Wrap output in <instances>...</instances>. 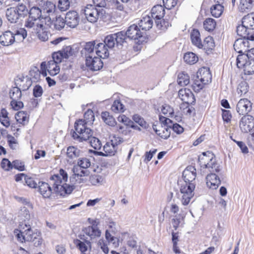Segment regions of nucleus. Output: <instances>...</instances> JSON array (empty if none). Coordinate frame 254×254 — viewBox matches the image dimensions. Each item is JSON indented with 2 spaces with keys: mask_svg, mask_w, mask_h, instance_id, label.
<instances>
[{
  "mask_svg": "<svg viewBox=\"0 0 254 254\" xmlns=\"http://www.w3.org/2000/svg\"><path fill=\"white\" fill-rule=\"evenodd\" d=\"M85 173L86 172L84 170H81L80 173H75L74 170V174L70 178L71 185H68L66 183L68 179L67 174L64 170L61 169L58 174L54 175L50 178L54 191L57 195L61 196L71 193L75 188L74 185L82 183V179L81 177L85 176Z\"/></svg>",
  "mask_w": 254,
  "mask_h": 254,
  "instance_id": "obj_1",
  "label": "nucleus"
},
{
  "mask_svg": "<svg viewBox=\"0 0 254 254\" xmlns=\"http://www.w3.org/2000/svg\"><path fill=\"white\" fill-rule=\"evenodd\" d=\"M196 177L195 168L193 166H189L183 171V181H179L178 182V184L180 186V193L179 194V195L181 197V201L184 205H188L193 196L195 184L193 182Z\"/></svg>",
  "mask_w": 254,
  "mask_h": 254,
  "instance_id": "obj_2",
  "label": "nucleus"
},
{
  "mask_svg": "<svg viewBox=\"0 0 254 254\" xmlns=\"http://www.w3.org/2000/svg\"><path fill=\"white\" fill-rule=\"evenodd\" d=\"M94 119L93 112L88 109L84 115V119L75 123V131L72 134L73 138L79 141H86L93 134L92 130L87 126L92 125Z\"/></svg>",
  "mask_w": 254,
  "mask_h": 254,
  "instance_id": "obj_3",
  "label": "nucleus"
},
{
  "mask_svg": "<svg viewBox=\"0 0 254 254\" xmlns=\"http://www.w3.org/2000/svg\"><path fill=\"white\" fill-rule=\"evenodd\" d=\"M14 233L18 241L21 242L33 241L37 239L40 234L38 230L31 228L29 223H21L18 229H15Z\"/></svg>",
  "mask_w": 254,
  "mask_h": 254,
  "instance_id": "obj_4",
  "label": "nucleus"
},
{
  "mask_svg": "<svg viewBox=\"0 0 254 254\" xmlns=\"http://www.w3.org/2000/svg\"><path fill=\"white\" fill-rule=\"evenodd\" d=\"M94 42H89L86 44L84 50L86 52V65L91 70L97 71L100 69L103 65L101 58L95 55Z\"/></svg>",
  "mask_w": 254,
  "mask_h": 254,
  "instance_id": "obj_5",
  "label": "nucleus"
},
{
  "mask_svg": "<svg viewBox=\"0 0 254 254\" xmlns=\"http://www.w3.org/2000/svg\"><path fill=\"white\" fill-rule=\"evenodd\" d=\"M198 161L201 168L206 169L209 172L219 173L221 170L215 155L210 151L203 152L199 156Z\"/></svg>",
  "mask_w": 254,
  "mask_h": 254,
  "instance_id": "obj_6",
  "label": "nucleus"
},
{
  "mask_svg": "<svg viewBox=\"0 0 254 254\" xmlns=\"http://www.w3.org/2000/svg\"><path fill=\"white\" fill-rule=\"evenodd\" d=\"M28 14V9L23 3H18L16 6L10 7L5 10V16L8 22L16 23L20 18H24Z\"/></svg>",
  "mask_w": 254,
  "mask_h": 254,
  "instance_id": "obj_7",
  "label": "nucleus"
},
{
  "mask_svg": "<svg viewBox=\"0 0 254 254\" xmlns=\"http://www.w3.org/2000/svg\"><path fill=\"white\" fill-rule=\"evenodd\" d=\"M160 123L153 126V129L156 133L163 139H167L170 135L172 121L165 117L160 116Z\"/></svg>",
  "mask_w": 254,
  "mask_h": 254,
  "instance_id": "obj_8",
  "label": "nucleus"
},
{
  "mask_svg": "<svg viewBox=\"0 0 254 254\" xmlns=\"http://www.w3.org/2000/svg\"><path fill=\"white\" fill-rule=\"evenodd\" d=\"M245 55H239L237 58V65L239 68H243L245 74L254 73V59Z\"/></svg>",
  "mask_w": 254,
  "mask_h": 254,
  "instance_id": "obj_9",
  "label": "nucleus"
},
{
  "mask_svg": "<svg viewBox=\"0 0 254 254\" xmlns=\"http://www.w3.org/2000/svg\"><path fill=\"white\" fill-rule=\"evenodd\" d=\"M84 12L87 20L91 23L95 22L99 18H102L105 13L104 9L97 8L92 4H87Z\"/></svg>",
  "mask_w": 254,
  "mask_h": 254,
  "instance_id": "obj_10",
  "label": "nucleus"
},
{
  "mask_svg": "<svg viewBox=\"0 0 254 254\" xmlns=\"http://www.w3.org/2000/svg\"><path fill=\"white\" fill-rule=\"evenodd\" d=\"M144 33V32L141 31L136 25L133 24L128 28L126 32H125V39L127 37L130 39L137 40L136 43L141 44L145 39Z\"/></svg>",
  "mask_w": 254,
  "mask_h": 254,
  "instance_id": "obj_11",
  "label": "nucleus"
},
{
  "mask_svg": "<svg viewBox=\"0 0 254 254\" xmlns=\"http://www.w3.org/2000/svg\"><path fill=\"white\" fill-rule=\"evenodd\" d=\"M125 40V34L124 31L110 34L107 36L104 40V44L109 49L114 47L115 44L122 45Z\"/></svg>",
  "mask_w": 254,
  "mask_h": 254,
  "instance_id": "obj_12",
  "label": "nucleus"
},
{
  "mask_svg": "<svg viewBox=\"0 0 254 254\" xmlns=\"http://www.w3.org/2000/svg\"><path fill=\"white\" fill-rule=\"evenodd\" d=\"M151 17L155 19V23L157 26L159 28L163 27H166L167 25L165 24V21L161 19L164 16L165 9L161 5H156L153 6L151 9ZM168 23H167V26Z\"/></svg>",
  "mask_w": 254,
  "mask_h": 254,
  "instance_id": "obj_13",
  "label": "nucleus"
},
{
  "mask_svg": "<svg viewBox=\"0 0 254 254\" xmlns=\"http://www.w3.org/2000/svg\"><path fill=\"white\" fill-rule=\"evenodd\" d=\"M121 142L120 139H119L118 140L116 138L114 140L112 139L110 142H107L103 147V150L105 154L102 152L97 151H95L94 153L101 156L114 155L117 150L118 145Z\"/></svg>",
  "mask_w": 254,
  "mask_h": 254,
  "instance_id": "obj_14",
  "label": "nucleus"
},
{
  "mask_svg": "<svg viewBox=\"0 0 254 254\" xmlns=\"http://www.w3.org/2000/svg\"><path fill=\"white\" fill-rule=\"evenodd\" d=\"M56 11V5L51 1H46L44 3L43 8V14L45 23H51L52 19H54Z\"/></svg>",
  "mask_w": 254,
  "mask_h": 254,
  "instance_id": "obj_15",
  "label": "nucleus"
},
{
  "mask_svg": "<svg viewBox=\"0 0 254 254\" xmlns=\"http://www.w3.org/2000/svg\"><path fill=\"white\" fill-rule=\"evenodd\" d=\"M239 127L242 132H250L254 127V118L249 115L243 116L240 121Z\"/></svg>",
  "mask_w": 254,
  "mask_h": 254,
  "instance_id": "obj_16",
  "label": "nucleus"
},
{
  "mask_svg": "<svg viewBox=\"0 0 254 254\" xmlns=\"http://www.w3.org/2000/svg\"><path fill=\"white\" fill-rule=\"evenodd\" d=\"M79 239L74 240V244L81 253H85L88 250H91V243L87 240L84 235L79 236Z\"/></svg>",
  "mask_w": 254,
  "mask_h": 254,
  "instance_id": "obj_17",
  "label": "nucleus"
},
{
  "mask_svg": "<svg viewBox=\"0 0 254 254\" xmlns=\"http://www.w3.org/2000/svg\"><path fill=\"white\" fill-rule=\"evenodd\" d=\"M252 109V104L246 98L240 99L236 106V111L240 115L247 114Z\"/></svg>",
  "mask_w": 254,
  "mask_h": 254,
  "instance_id": "obj_18",
  "label": "nucleus"
},
{
  "mask_svg": "<svg viewBox=\"0 0 254 254\" xmlns=\"http://www.w3.org/2000/svg\"><path fill=\"white\" fill-rule=\"evenodd\" d=\"M41 68L42 69H47V71L51 76L56 75L60 71L59 64L51 60L48 62V63L42 62L41 64Z\"/></svg>",
  "mask_w": 254,
  "mask_h": 254,
  "instance_id": "obj_19",
  "label": "nucleus"
},
{
  "mask_svg": "<svg viewBox=\"0 0 254 254\" xmlns=\"http://www.w3.org/2000/svg\"><path fill=\"white\" fill-rule=\"evenodd\" d=\"M179 97L185 103L191 104L195 102V98L191 90L188 88L181 89L178 92Z\"/></svg>",
  "mask_w": 254,
  "mask_h": 254,
  "instance_id": "obj_20",
  "label": "nucleus"
},
{
  "mask_svg": "<svg viewBox=\"0 0 254 254\" xmlns=\"http://www.w3.org/2000/svg\"><path fill=\"white\" fill-rule=\"evenodd\" d=\"M248 39L240 38L236 40L234 44V50L239 54H246L249 48V42Z\"/></svg>",
  "mask_w": 254,
  "mask_h": 254,
  "instance_id": "obj_21",
  "label": "nucleus"
},
{
  "mask_svg": "<svg viewBox=\"0 0 254 254\" xmlns=\"http://www.w3.org/2000/svg\"><path fill=\"white\" fill-rule=\"evenodd\" d=\"M94 45L95 55L102 59H105L108 57L109 53L107 46L103 43H97L93 41Z\"/></svg>",
  "mask_w": 254,
  "mask_h": 254,
  "instance_id": "obj_22",
  "label": "nucleus"
},
{
  "mask_svg": "<svg viewBox=\"0 0 254 254\" xmlns=\"http://www.w3.org/2000/svg\"><path fill=\"white\" fill-rule=\"evenodd\" d=\"M43 21L41 20H36L28 18L25 21V26L29 31L35 33L43 25Z\"/></svg>",
  "mask_w": 254,
  "mask_h": 254,
  "instance_id": "obj_23",
  "label": "nucleus"
},
{
  "mask_svg": "<svg viewBox=\"0 0 254 254\" xmlns=\"http://www.w3.org/2000/svg\"><path fill=\"white\" fill-rule=\"evenodd\" d=\"M65 20L68 26L74 28L78 24L79 17L76 11H69L66 14Z\"/></svg>",
  "mask_w": 254,
  "mask_h": 254,
  "instance_id": "obj_24",
  "label": "nucleus"
},
{
  "mask_svg": "<svg viewBox=\"0 0 254 254\" xmlns=\"http://www.w3.org/2000/svg\"><path fill=\"white\" fill-rule=\"evenodd\" d=\"M215 172H210L206 177V183L207 186L210 189L215 190L221 184L219 177L217 176Z\"/></svg>",
  "mask_w": 254,
  "mask_h": 254,
  "instance_id": "obj_25",
  "label": "nucleus"
},
{
  "mask_svg": "<svg viewBox=\"0 0 254 254\" xmlns=\"http://www.w3.org/2000/svg\"><path fill=\"white\" fill-rule=\"evenodd\" d=\"M227 0H214L216 4L213 5L210 8L211 13L213 17L218 18L222 15L224 11L223 4Z\"/></svg>",
  "mask_w": 254,
  "mask_h": 254,
  "instance_id": "obj_26",
  "label": "nucleus"
},
{
  "mask_svg": "<svg viewBox=\"0 0 254 254\" xmlns=\"http://www.w3.org/2000/svg\"><path fill=\"white\" fill-rule=\"evenodd\" d=\"M196 77L201 81L208 84L211 81L212 75L208 67H202L196 72Z\"/></svg>",
  "mask_w": 254,
  "mask_h": 254,
  "instance_id": "obj_27",
  "label": "nucleus"
},
{
  "mask_svg": "<svg viewBox=\"0 0 254 254\" xmlns=\"http://www.w3.org/2000/svg\"><path fill=\"white\" fill-rule=\"evenodd\" d=\"M9 28L15 37V41H23L27 36V31L23 28H18L16 25L11 26Z\"/></svg>",
  "mask_w": 254,
  "mask_h": 254,
  "instance_id": "obj_28",
  "label": "nucleus"
},
{
  "mask_svg": "<svg viewBox=\"0 0 254 254\" xmlns=\"http://www.w3.org/2000/svg\"><path fill=\"white\" fill-rule=\"evenodd\" d=\"M15 41V37L11 30L5 31L0 36V43L2 46H8L13 44Z\"/></svg>",
  "mask_w": 254,
  "mask_h": 254,
  "instance_id": "obj_29",
  "label": "nucleus"
},
{
  "mask_svg": "<svg viewBox=\"0 0 254 254\" xmlns=\"http://www.w3.org/2000/svg\"><path fill=\"white\" fill-rule=\"evenodd\" d=\"M81 151L74 146H69L66 149V159L69 164L74 163V160L80 155Z\"/></svg>",
  "mask_w": 254,
  "mask_h": 254,
  "instance_id": "obj_30",
  "label": "nucleus"
},
{
  "mask_svg": "<svg viewBox=\"0 0 254 254\" xmlns=\"http://www.w3.org/2000/svg\"><path fill=\"white\" fill-rule=\"evenodd\" d=\"M39 191L42 196L45 198H49L52 193L55 192L52 189L49 185L44 182H39L38 185Z\"/></svg>",
  "mask_w": 254,
  "mask_h": 254,
  "instance_id": "obj_31",
  "label": "nucleus"
},
{
  "mask_svg": "<svg viewBox=\"0 0 254 254\" xmlns=\"http://www.w3.org/2000/svg\"><path fill=\"white\" fill-rule=\"evenodd\" d=\"M65 23V20L64 18L59 16H57L55 20H51V23L49 24V22H47L45 25H47L53 29L61 30L64 27Z\"/></svg>",
  "mask_w": 254,
  "mask_h": 254,
  "instance_id": "obj_32",
  "label": "nucleus"
},
{
  "mask_svg": "<svg viewBox=\"0 0 254 254\" xmlns=\"http://www.w3.org/2000/svg\"><path fill=\"white\" fill-rule=\"evenodd\" d=\"M18 220L19 221V224L21 223H29L30 218V214L28 208L25 206L21 207L17 214Z\"/></svg>",
  "mask_w": 254,
  "mask_h": 254,
  "instance_id": "obj_33",
  "label": "nucleus"
},
{
  "mask_svg": "<svg viewBox=\"0 0 254 254\" xmlns=\"http://www.w3.org/2000/svg\"><path fill=\"white\" fill-rule=\"evenodd\" d=\"M84 233L91 239H94L96 237H99L101 236V231L98 229L96 225H92V226H88L83 230Z\"/></svg>",
  "mask_w": 254,
  "mask_h": 254,
  "instance_id": "obj_34",
  "label": "nucleus"
},
{
  "mask_svg": "<svg viewBox=\"0 0 254 254\" xmlns=\"http://www.w3.org/2000/svg\"><path fill=\"white\" fill-rule=\"evenodd\" d=\"M249 30H250L248 28H247L246 26L243 23L241 25L238 26L237 27V33L239 36L242 38H247V39L254 41V34H252L249 36L250 34Z\"/></svg>",
  "mask_w": 254,
  "mask_h": 254,
  "instance_id": "obj_35",
  "label": "nucleus"
},
{
  "mask_svg": "<svg viewBox=\"0 0 254 254\" xmlns=\"http://www.w3.org/2000/svg\"><path fill=\"white\" fill-rule=\"evenodd\" d=\"M151 16L146 15L142 17L140 20L138 25L142 31H146L152 28L153 20Z\"/></svg>",
  "mask_w": 254,
  "mask_h": 254,
  "instance_id": "obj_36",
  "label": "nucleus"
},
{
  "mask_svg": "<svg viewBox=\"0 0 254 254\" xmlns=\"http://www.w3.org/2000/svg\"><path fill=\"white\" fill-rule=\"evenodd\" d=\"M29 18L30 19L44 20L41 9L37 6H33L29 10Z\"/></svg>",
  "mask_w": 254,
  "mask_h": 254,
  "instance_id": "obj_37",
  "label": "nucleus"
},
{
  "mask_svg": "<svg viewBox=\"0 0 254 254\" xmlns=\"http://www.w3.org/2000/svg\"><path fill=\"white\" fill-rule=\"evenodd\" d=\"M190 39L192 44L199 49L202 48V42L200 35L197 29H193L190 33Z\"/></svg>",
  "mask_w": 254,
  "mask_h": 254,
  "instance_id": "obj_38",
  "label": "nucleus"
},
{
  "mask_svg": "<svg viewBox=\"0 0 254 254\" xmlns=\"http://www.w3.org/2000/svg\"><path fill=\"white\" fill-rule=\"evenodd\" d=\"M242 23L250 30L254 29V12L250 13L243 17Z\"/></svg>",
  "mask_w": 254,
  "mask_h": 254,
  "instance_id": "obj_39",
  "label": "nucleus"
},
{
  "mask_svg": "<svg viewBox=\"0 0 254 254\" xmlns=\"http://www.w3.org/2000/svg\"><path fill=\"white\" fill-rule=\"evenodd\" d=\"M254 6V0H240L239 10L242 12L251 10Z\"/></svg>",
  "mask_w": 254,
  "mask_h": 254,
  "instance_id": "obj_40",
  "label": "nucleus"
},
{
  "mask_svg": "<svg viewBox=\"0 0 254 254\" xmlns=\"http://www.w3.org/2000/svg\"><path fill=\"white\" fill-rule=\"evenodd\" d=\"M202 48L206 52L208 53L212 51L215 47V44L213 39L211 36H208L205 38L203 43H202Z\"/></svg>",
  "mask_w": 254,
  "mask_h": 254,
  "instance_id": "obj_41",
  "label": "nucleus"
},
{
  "mask_svg": "<svg viewBox=\"0 0 254 254\" xmlns=\"http://www.w3.org/2000/svg\"><path fill=\"white\" fill-rule=\"evenodd\" d=\"M15 118L17 123L24 126L29 122V115L23 111L18 112L15 115Z\"/></svg>",
  "mask_w": 254,
  "mask_h": 254,
  "instance_id": "obj_42",
  "label": "nucleus"
},
{
  "mask_svg": "<svg viewBox=\"0 0 254 254\" xmlns=\"http://www.w3.org/2000/svg\"><path fill=\"white\" fill-rule=\"evenodd\" d=\"M184 61L189 64H193L198 60V57L192 52H188L184 56Z\"/></svg>",
  "mask_w": 254,
  "mask_h": 254,
  "instance_id": "obj_43",
  "label": "nucleus"
},
{
  "mask_svg": "<svg viewBox=\"0 0 254 254\" xmlns=\"http://www.w3.org/2000/svg\"><path fill=\"white\" fill-rule=\"evenodd\" d=\"M103 121L108 125L114 127L116 125V122L112 116L107 112H103L101 114Z\"/></svg>",
  "mask_w": 254,
  "mask_h": 254,
  "instance_id": "obj_44",
  "label": "nucleus"
},
{
  "mask_svg": "<svg viewBox=\"0 0 254 254\" xmlns=\"http://www.w3.org/2000/svg\"><path fill=\"white\" fill-rule=\"evenodd\" d=\"M0 122L6 127L10 126V121L8 117V113L5 109H2L0 113Z\"/></svg>",
  "mask_w": 254,
  "mask_h": 254,
  "instance_id": "obj_45",
  "label": "nucleus"
},
{
  "mask_svg": "<svg viewBox=\"0 0 254 254\" xmlns=\"http://www.w3.org/2000/svg\"><path fill=\"white\" fill-rule=\"evenodd\" d=\"M216 25L215 20L211 18H206L203 22L204 28L208 31H213L215 28Z\"/></svg>",
  "mask_w": 254,
  "mask_h": 254,
  "instance_id": "obj_46",
  "label": "nucleus"
},
{
  "mask_svg": "<svg viewBox=\"0 0 254 254\" xmlns=\"http://www.w3.org/2000/svg\"><path fill=\"white\" fill-rule=\"evenodd\" d=\"M177 82L181 86H186L190 83V76L185 72L179 74Z\"/></svg>",
  "mask_w": 254,
  "mask_h": 254,
  "instance_id": "obj_47",
  "label": "nucleus"
},
{
  "mask_svg": "<svg viewBox=\"0 0 254 254\" xmlns=\"http://www.w3.org/2000/svg\"><path fill=\"white\" fill-rule=\"evenodd\" d=\"M35 34L37 35L38 38L42 41H46L49 38V33L46 30L44 25Z\"/></svg>",
  "mask_w": 254,
  "mask_h": 254,
  "instance_id": "obj_48",
  "label": "nucleus"
},
{
  "mask_svg": "<svg viewBox=\"0 0 254 254\" xmlns=\"http://www.w3.org/2000/svg\"><path fill=\"white\" fill-rule=\"evenodd\" d=\"M21 95V91L17 87H14L9 91V96L12 100H19Z\"/></svg>",
  "mask_w": 254,
  "mask_h": 254,
  "instance_id": "obj_49",
  "label": "nucleus"
},
{
  "mask_svg": "<svg viewBox=\"0 0 254 254\" xmlns=\"http://www.w3.org/2000/svg\"><path fill=\"white\" fill-rule=\"evenodd\" d=\"M249 85L246 81H242L237 87V92L239 96L246 94L248 92Z\"/></svg>",
  "mask_w": 254,
  "mask_h": 254,
  "instance_id": "obj_50",
  "label": "nucleus"
},
{
  "mask_svg": "<svg viewBox=\"0 0 254 254\" xmlns=\"http://www.w3.org/2000/svg\"><path fill=\"white\" fill-rule=\"evenodd\" d=\"M92 134L86 140H89L91 146L96 150H99L102 147V143L100 140L95 137L92 136Z\"/></svg>",
  "mask_w": 254,
  "mask_h": 254,
  "instance_id": "obj_51",
  "label": "nucleus"
},
{
  "mask_svg": "<svg viewBox=\"0 0 254 254\" xmlns=\"http://www.w3.org/2000/svg\"><path fill=\"white\" fill-rule=\"evenodd\" d=\"M124 108L125 106L120 101L116 100L113 103L111 107V109L115 113L123 112L125 111Z\"/></svg>",
  "mask_w": 254,
  "mask_h": 254,
  "instance_id": "obj_52",
  "label": "nucleus"
},
{
  "mask_svg": "<svg viewBox=\"0 0 254 254\" xmlns=\"http://www.w3.org/2000/svg\"><path fill=\"white\" fill-rule=\"evenodd\" d=\"M205 84H206L198 79L197 77H195L192 85V87L195 92H198L203 88Z\"/></svg>",
  "mask_w": 254,
  "mask_h": 254,
  "instance_id": "obj_53",
  "label": "nucleus"
},
{
  "mask_svg": "<svg viewBox=\"0 0 254 254\" xmlns=\"http://www.w3.org/2000/svg\"><path fill=\"white\" fill-rule=\"evenodd\" d=\"M161 112L167 117H173L174 115V109L169 105L164 104L162 106Z\"/></svg>",
  "mask_w": 254,
  "mask_h": 254,
  "instance_id": "obj_54",
  "label": "nucleus"
},
{
  "mask_svg": "<svg viewBox=\"0 0 254 254\" xmlns=\"http://www.w3.org/2000/svg\"><path fill=\"white\" fill-rule=\"evenodd\" d=\"M90 182L94 186L101 185L104 182V178L100 175H93L90 178Z\"/></svg>",
  "mask_w": 254,
  "mask_h": 254,
  "instance_id": "obj_55",
  "label": "nucleus"
},
{
  "mask_svg": "<svg viewBox=\"0 0 254 254\" xmlns=\"http://www.w3.org/2000/svg\"><path fill=\"white\" fill-rule=\"evenodd\" d=\"M70 6V2L68 0H59L58 3V8L61 11L67 10Z\"/></svg>",
  "mask_w": 254,
  "mask_h": 254,
  "instance_id": "obj_56",
  "label": "nucleus"
},
{
  "mask_svg": "<svg viewBox=\"0 0 254 254\" xmlns=\"http://www.w3.org/2000/svg\"><path fill=\"white\" fill-rule=\"evenodd\" d=\"M132 120L137 124H138L141 127L146 128L148 127V125L144 121V119L140 116L135 114L133 116Z\"/></svg>",
  "mask_w": 254,
  "mask_h": 254,
  "instance_id": "obj_57",
  "label": "nucleus"
},
{
  "mask_svg": "<svg viewBox=\"0 0 254 254\" xmlns=\"http://www.w3.org/2000/svg\"><path fill=\"white\" fill-rule=\"evenodd\" d=\"M98 246L105 254H108L109 250L107 245V242L103 239H100L98 242Z\"/></svg>",
  "mask_w": 254,
  "mask_h": 254,
  "instance_id": "obj_58",
  "label": "nucleus"
},
{
  "mask_svg": "<svg viewBox=\"0 0 254 254\" xmlns=\"http://www.w3.org/2000/svg\"><path fill=\"white\" fill-rule=\"evenodd\" d=\"M77 164L81 168L86 169L90 166L91 163L89 159L86 158H83L78 160Z\"/></svg>",
  "mask_w": 254,
  "mask_h": 254,
  "instance_id": "obj_59",
  "label": "nucleus"
},
{
  "mask_svg": "<svg viewBox=\"0 0 254 254\" xmlns=\"http://www.w3.org/2000/svg\"><path fill=\"white\" fill-rule=\"evenodd\" d=\"M53 60L52 61H54L56 63L59 64L62 61L63 59H64L62 53L60 52V51L55 52L52 55Z\"/></svg>",
  "mask_w": 254,
  "mask_h": 254,
  "instance_id": "obj_60",
  "label": "nucleus"
},
{
  "mask_svg": "<svg viewBox=\"0 0 254 254\" xmlns=\"http://www.w3.org/2000/svg\"><path fill=\"white\" fill-rule=\"evenodd\" d=\"M1 167L5 171H9L13 168V165L7 159L4 158L1 161Z\"/></svg>",
  "mask_w": 254,
  "mask_h": 254,
  "instance_id": "obj_61",
  "label": "nucleus"
},
{
  "mask_svg": "<svg viewBox=\"0 0 254 254\" xmlns=\"http://www.w3.org/2000/svg\"><path fill=\"white\" fill-rule=\"evenodd\" d=\"M118 121L123 123L126 126H129L131 124H132L131 120L124 115L119 116L118 118Z\"/></svg>",
  "mask_w": 254,
  "mask_h": 254,
  "instance_id": "obj_62",
  "label": "nucleus"
},
{
  "mask_svg": "<svg viewBox=\"0 0 254 254\" xmlns=\"http://www.w3.org/2000/svg\"><path fill=\"white\" fill-rule=\"evenodd\" d=\"M60 52L62 53L64 59H67L69 56H71L73 52L72 48L70 46H66Z\"/></svg>",
  "mask_w": 254,
  "mask_h": 254,
  "instance_id": "obj_63",
  "label": "nucleus"
},
{
  "mask_svg": "<svg viewBox=\"0 0 254 254\" xmlns=\"http://www.w3.org/2000/svg\"><path fill=\"white\" fill-rule=\"evenodd\" d=\"M7 142L10 147L12 149H15L17 146L16 139L10 135H7Z\"/></svg>",
  "mask_w": 254,
  "mask_h": 254,
  "instance_id": "obj_64",
  "label": "nucleus"
}]
</instances>
